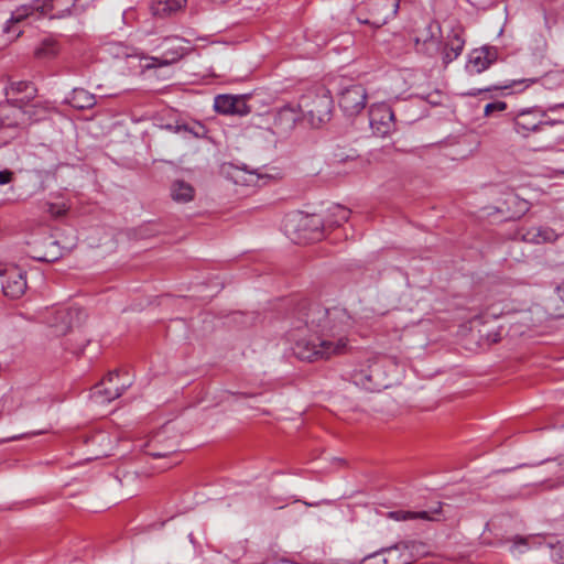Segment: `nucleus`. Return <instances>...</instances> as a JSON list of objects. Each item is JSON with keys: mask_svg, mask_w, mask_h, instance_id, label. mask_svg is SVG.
<instances>
[{"mask_svg": "<svg viewBox=\"0 0 564 564\" xmlns=\"http://www.w3.org/2000/svg\"><path fill=\"white\" fill-rule=\"evenodd\" d=\"M290 339L293 354L301 360L328 359L345 352L354 318L340 306L330 308L304 301L299 304Z\"/></svg>", "mask_w": 564, "mask_h": 564, "instance_id": "f257e3e1", "label": "nucleus"}, {"mask_svg": "<svg viewBox=\"0 0 564 564\" xmlns=\"http://www.w3.org/2000/svg\"><path fill=\"white\" fill-rule=\"evenodd\" d=\"M93 0H33L30 3L22 4L12 11L10 19L6 22L3 32H11L19 36L22 31L15 30L14 25L24 21L29 17H50L65 18L83 13Z\"/></svg>", "mask_w": 564, "mask_h": 564, "instance_id": "f03ea898", "label": "nucleus"}, {"mask_svg": "<svg viewBox=\"0 0 564 564\" xmlns=\"http://www.w3.org/2000/svg\"><path fill=\"white\" fill-rule=\"evenodd\" d=\"M399 7L400 0H362L356 9L357 20L380 28L395 17Z\"/></svg>", "mask_w": 564, "mask_h": 564, "instance_id": "7ed1b4c3", "label": "nucleus"}, {"mask_svg": "<svg viewBox=\"0 0 564 564\" xmlns=\"http://www.w3.org/2000/svg\"><path fill=\"white\" fill-rule=\"evenodd\" d=\"M337 96L340 109L349 117L360 113L367 105L366 88L351 79H340Z\"/></svg>", "mask_w": 564, "mask_h": 564, "instance_id": "20e7f679", "label": "nucleus"}, {"mask_svg": "<svg viewBox=\"0 0 564 564\" xmlns=\"http://www.w3.org/2000/svg\"><path fill=\"white\" fill-rule=\"evenodd\" d=\"M303 117H307L311 126L318 127L330 119L333 98L328 91L303 96L300 100Z\"/></svg>", "mask_w": 564, "mask_h": 564, "instance_id": "39448f33", "label": "nucleus"}, {"mask_svg": "<svg viewBox=\"0 0 564 564\" xmlns=\"http://www.w3.org/2000/svg\"><path fill=\"white\" fill-rule=\"evenodd\" d=\"M414 542H400L389 547H383L362 558L360 564H411L414 561L412 549Z\"/></svg>", "mask_w": 564, "mask_h": 564, "instance_id": "423d86ee", "label": "nucleus"}, {"mask_svg": "<svg viewBox=\"0 0 564 564\" xmlns=\"http://www.w3.org/2000/svg\"><path fill=\"white\" fill-rule=\"evenodd\" d=\"M513 131L522 137L529 138L532 133L542 132V122L540 117L544 116L542 106L535 105L532 107L519 108L509 113Z\"/></svg>", "mask_w": 564, "mask_h": 564, "instance_id": "0eeeda50", "label": "nucleus"}, {"mask_svg": "<svg viewBox=\"0 0 564 564\" xmlns=\"http://www.w3.org/2000/svg\"><path fill=\"white\" fill-rule=\"evenodd\" d=\"M84 316L85 312L80 307L54 306L48 311L46 324L53 328L56 336H63L79 324Z\"/></svg>", "mask_w": 564, "mask_h": 564, "instance_id": "6e6552de", "label": "nucleus"}, {"mask_svg": "<svg viewBox=\"0 0 564 564\" xmlns=\"http://www.w3.org/2000/svg\"><path fill=\"white\" fill-rule=\"evenodd\" d=\"M185 40L182 37H166L162 42V54L160 56L142 57L148 63L143 65L144 68H155L178 62L186 53L187 47L184 45Z\"/></svg>", "mask_w": 564, "mask_h": 564, "instance_id": "1a4fd4ad", "label": "nucleus"}, {"mask_svg": "<svg viewBox=\"0 0 564 564\" xmlns=\"http://www.w3.org/2000/svg\"><path fill=\"white\" fill-rule=\"evenodd\" d=\"M302 118L299 104H286L273 111L271 130L278 137H286Z\"/></svg>", "mask_w": 564, "mask_h": 564, "instance_id": "9d476101", "label": "nucleus"}, {"mask_svg": "<svg viewBox=\"0 0 564 564\" xmlns=\"http://www.w3.org/2000/svg\"><path fill=\"white\" fill-rule=\"evenodd\" d=\"M369 124L378 137H386L394 130V111L386 102L375 104L369 109Z\"/></svg>", "mask_w": 564, "mask_h": 564, "instance_id": "9b49d317", "label": "nucleus"}, {"mask_svg": "<svg viewBox=\"0 0 564 564\" xmlns=\"http://www.w3.org/2000/svg\"><path fill=\"white\" fill-rule=\"evenodd\" d=\"M441 25L437 21H430L414 37L416 51L427 56H434L442 46Z\"/></svg>", "mask_w": 564, "mask_h": 564, "instance_id": "f8f14e48", "label": "nucleus"}, {"mask_svg": "<svg viewBox=\"0 0 564 564\" xmlns=\"http://www.w3.org/2000/svg\"><path fill=\"white\" fill-rule=\"evenodd\" d=\"M498 56L499 51L496 46L484 45L481 47L474 48L468 54V61L465 66L466 72L471 75L480 74L496 63Z\"/></svg>", "mask_w": 564, "mask_h": 564, "instance_id": "ddd939ff", "label": "nucleus"}, {"mask_svg": "<svg viewBox=\"0 0 564 564\" xmlns=\"http://www.w3.org/2000/svg\"><path fill=\"white\" fill-rule=\"evenodd\" d=\"M7 101L13 107L20 108L33 101L37 95V88L32 82H11L4 89Z\"/></svg>", "mask_w": 564, "mask_h": 564, "instance_id": "4468645a", "label": "nucleus"}, {"mask_svg": "<svg viewBox=\"0 0 564 564\" xmlns=\"http://www.w3.org/2000/svg\"><path fill=\"white\" fill-rule=\"evenodd\" d=\"M120 373L118 370L110 371L99 384L95 387V395H102L104 400L111 402L121 397L122 393L131 386V381L123 380L120 382Z\"/></svg>", "mask_w": 564, "mask_h": 564, "instance_id": "2eb2a0df", "label": "nucleus"}, {"mask_svg": "<svg viewBox=\"0 0 564 564\" xmlns=\"http://www.w3.org/2000/svg\"><path fill=\"white\" fill-rule=\"evenodd\" d=\"M1 286L6 296L19 299L28 288L25 272L18 267L7 268L2 274Z\"/></svg>", "mask_w": 564, "mask_h": 564, "instance_id": "dca6fc26", "label": "nucleus"}, {"mask_svg": "<svg viewBox=\"0 0 564 564\" xmlns=\"http://www.w3.org/2000/svg\"><path fill=\"white\" fill-rule=\"evenodd\" d=\"M214 109L220 115L246 116L250 112V107L241 96L218 95L214 99Z\"/></svg>", "mask_w": 564, "mask_h": 564, "instance_id": "f3484780", "label": "nucleus"}, {"mask_svg": "<svg viewBox=\"0 0 564 564\" xmlns=\"http://www.w3.org/2000/svg\"><path fill=\"white\" fill-rule=\"evenodd\" d=\"M464 46V30L459 26L452 29L442 48L443 64L447 66L455 61L462 54Z\"/></svg>", "mask_w": 564, "mask_h": 564, "instance_id": "a211bd4d", "label": "nucleus"}, {"mask_svg": "<svg viewBox=\"0 0 564 564\" xmlns=\"http://www.w3.org/2000/svg\"><path fill=\"white\" fill-rule=\"evenodd\" d=\"M19 109L22 111L24 122L34 123L48 118L54 106L47 100H33Z\"/></svg>", "mask_w": 564, "mask_h": 564, "instance_id": "6ab92c4d", "label": "nucleus"}, {"mask_svg": "<svg viewBox=\"0 0 564 564\" xmlns=\"http://www.w3.org/2000/svg\"><path fill=\"white\" fill-rule=\"evenodd\" d=\"M66 102L78 110L90 109L96 105V96L84 88H74L66 97Z\"/></svg>", "mask_w": 564, "mask_h": 564, "instance_id": "aec40b11", "label": "nucleus"}, {"mask_svg": "<svg viewBox=\"0 0 564 564\" xmlns=\"http://www.w3.org/2000/svg\"><path fill=\"white\" fill-rule=\"evenodd\" d=\"M170 196L175 203L186 204L194 199L195 189L189 183L176 180L171 184Z\"/></svg>", "mask_w": 564, "mask_h": 564, "instance_id": "412c9836", "label": "nucleus"}, {"mask_svg": "<svg viewBox=\"0 0 564 564\" xmlns=\"http://www.w3.org/2000/svg\"><path fill=\"white\" fill-rule=\"evenodd\" d=\"M327 229L325 219L318 215L306 216L303 223V230L308 232L307 239L312 241L321 240L324 231Z\"/></svg>", "mask_w": 564, "mask_h": 564, "instance_id": "4be33fe9", "label": "nucleus"}, {"mask_svg": "<svg viewBox=\"0 0 564 564\" xmlns=\"http://www.w3.org/2000/svg\"><path fill=\"white\" fill-rule=\"evenodd\" d=\"M350 213V209L345 206L338 204L332 205L327 208L326 216L324 217L326 227H340L349 219Z\"/></svg>", "mask_w": 564, "mask_h": 564, "instance_id": "5701e85b", "label": "nucleus"}, {"mask_svg": "<svg viewBox=\"0 0 564 564\" xmlns=\"http://www.w3.org/2000/svg\"><path fill=\"white\" fill-rule=\"evenodd\" d=\"M186 0H153L151 11L156 17H166L181 10Z\"/></svg>", "mask_w": 564, "mask_h": 564, "instance_id": "b1692460", "label": "nucleus"}, {"mask_svg": "<svg viewBox=\"0 0 564 564\" xmlns=\"http://www.w3.org/2000/svg\"><path fill=\"white\" fill-rule=\"evenodd\" d=\"M523 239L533 243L553 242L557 239V234L550 227L541 226L530 229Z\"/></svg>", "mask_w": 564, "mask_h": 564, "instance_id": "393cba45", "label": "nucleus"}, {"mask_svg": "<svg viewBox=\"0 0 564 564\" xmlns=\"http://www.w3.org/2000/svg\"><path fill=\"white\" fill-rule=\"evenodd\" d=\"M536 82H538L536 78H528V79H519V80H507L502 85H497V86L486 87V88H479V89L478 88H473L466 95L470 96V97H476L479 94L485 93V91H491L494 89L495 90H498V89H513L517 86L525 84L524 87H523V89H524V88L529 87L530 85H532V84H534ZM520 90H522V88Z\"/></svg>", "mask_w": 564, "mask_h": 564, "instance_id": "a878e982", "label": "nucleus"}, {"mask_svg": "<svg viewBox=\"0 0 564 564\" xmlns=\"http://www.w3.org/2000/svg\"><path fill=\"white\" fill-rule=\"evenodd\" d=\"M386 362L387 359L376 360L373 364L369 366L368 372H361L365 379L372 384L369 387L370 389H381L387 388L389 386L388 383L380 381V372Z\"/></svg>", "mask_w": 564, "mask_h": 564, "instance_id": "bb28decb", "label": "nucleus"}, {"mask_svg": "<svg viewBox=\"0 0 564 564\" xmlns=\"http://www.w3.org/2000/svg\"><path fill=\"white\" fill-rule=\"evenodd\" d=\"M542 110L544 111V116L540 117L542 122V131L545 127H554L558 124H564V117L560 116L557 118H551L550 113H558L564 110V102L557 104H549L546 106H542Z\"/></svg>", "mask_w": 564, "mask_h": 564, "instance_id": "cd10ccee", "label": "nucleus"}, {"mask_svg": "<svg viewBox=\"0 0 564 564\" xmlns=\"http://www.w3.org/2000/svg\"><path fill=\"white\" fill-rule=\"evenodd\" d=\"M57 43L54 40L45 39L35 48L34 54L37 58H52L57 54Z\"/></svg>", "mask_w": 564, "mask_h": 564, "instance_id": "c85d7f7f", "label": "nucleus"}, {"mask_svg": "<svg viewBox=\"0 0 564 564\" xmlns=\"http://www.w3.org/2000/svg\"><path fill=\"white\" fill-rule=\"evenodd\" d=\"M390 518L397 521H406V520H431L432 518L429 516L427 511H392L389 513Z\"/></svg>", "mask_w": 564, "mask_h": 564, "instance_id": "c756f323", "label": "nucleus"}, {"mask_svg": "<svg viewBox=\"0 0 564 564\" xmlns=\"http://www.w3.org/2000/svg\"><path fill=\"white\" fill-rule=\"evenodd\" d=\"M529 549V539L523 536H514L513 544L511 546L512 553H523Z\"/></svg>", "mask_w": 564, "mask_h": 564, "instance_id": "7c9ffc66", "label": "nucleus"}, {"mask_svg": "<svg viewBox=\"0 0 564 564\" xmlns=\"http://www.w3.org/2000/svg\"><path fill=\"white\" fill-rule=\"evenodd\" d=\"M506 109H507V104L505 101L496 100V101L489 102L485 106L484 115L486 117H489L496 111H503Z\"/></svg>", "mask_w": 564, "mask_h": 564, "instance_id": "2f4dec72", "label": "nucleus"}, {"mask_svg": "<svg viewBox=\"0 0 564 564\" xmlns=\"http://www.w3.org/2000/svg\"><path fill=\"white\" fill-rule=\"evenodd\" d=\"M14 178V173L11 170H2L0 171V185H7L11 183Z\"/></svg>", "mask_w": 564, "mask_h": 564, "instance_id": "473e14b6", "label": "nucleus"}, {"mask_svg": "<svg viewBox=\"0 0 564 564\" xmlns=\"http://www.w3.org/2000/svg\"><path fill=\"white\" fill-rule=\"evenodd\" d=\"M46 206H47V212L55 217H59L65 214V209L63 207L57 206L53 203H47Z\"/></svg>", "mask_w": 564, "mask_h": 564, "instance_id": "72a5a7b5", "label": "nucleus"}, {"mask_svg": "<svg viewBox=\"0 0 564 564\" xmlns=\"http://www.w3.org/2000/svg\"><path fill=\"white\" fill-rule=\"evenodd\" d=\"M245 173L248 175V177H243L241 183L246 185L254 184L259 180V175L253 171H246Z\"/></svg>", "mask_w": 564, "mask_h": 564, "instance_id": "f704fd0d", "label": "nucleus"}, {"mask_svg": "<svg viewBox=\"0 0 564 564\" xmlns=\"http://www.w3.org/2000/svg\"><path fill=\"white\" fill-rule=\"evenodd\" d=\"M86 344H88V340H86L85 344H82L78 348H75V349H72V352L73 354H76V355H80L84 352V348L86 346Z\"/></svg>", "mask_w": 564, "mask_h": 564, "instance_id": "c9c22d12", "label": "nucleus"}, {"mask_svg": "<svg viewBox=\"0 0 564 564\" xmlns=\"http://www.w3.org/2000/svg\"><path fill=\"white\" fill-rule=\"evenodd\" d=\"M169 452H153L151 455L155 458L165 457Z\"/></svg>", "mask_w": 564, "mask_h": 564, "instance_id": "e433bc0d", "label": "nucleus"}, {"mask_svg": "<svg viewBox=\"0 0 564 564\" xmlns=\"http://www.w3.org/2000/svg\"><path fill=\"white\" fill-rule=\"evenodd\" d=\"M181 129H183V130H185V131H188V132H193V131L188 128V126H187V124L177 126V130H181Z\"/></svg>", "mask_w": 564, "mask_h": 564, "instance_id": "4c0bfd02", "label": "nucleus"}, {"mask_svg": "<svg viewBox=\"0 0 564 564\" xmlns=\"http://www.w3.org/2000/svg\"><path fill=\"white\" fill-rule=\"evenodd\" d=\"M160 437H161V433L156 434L155 437H154V441L159 442L160 441Z\"/></svg>", "mask_w": 564, "mask_h": 564, "instance_id": "58836bf2", "label": "nucleus"}, {"mask_svg": "<svg viewBox=\"0 0 564 564\" xmlns=\"http://www.w3.org/2000/svg\"><path fill=\"white\" fill-rule=\"evenodd\" d=\"M41 260H44V261H52V259H48L47 257H43V258H40ZM55 258H53L54 260Z\"/></svg>", "mask_w": 564, "mask_h": 564, "instance_id": "ea45409f", "label": "nucleus"}, {"mask_svg": "<svg viewBox=\"0 0 564 564\" xmlns=\"http://www.w3.org/2000/svg\"><path fill=\"white\" fill-rule=\"evenodd\" d=\"M124 55H126L127 57H132V55H131V54H129V53H124Z\"/></svg>", "mask_w": 564, "mask_h": 564, "instance_id": "a19ab883", "label": "nucleus"}, {"mask_svg": "<svg viewBox=\"0 0 564 564\" xmlns=\"http://www.w3.org/2000/svg\"><path fill=\"white\" fill-rule=\"evenodd\" d=\"M372 564H378V560L377 561H373Z\"/></svg>", "mask_w": 564, "mask_h": 564, "instance_id": "79ce46f5", "label": "nucleus"}]
</instances>
